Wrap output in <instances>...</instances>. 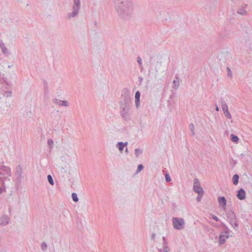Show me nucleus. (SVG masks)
<instances>
[{
	"mask_svg": "<svg viewBox=\"0 0 252 252\" xmlns=\"http://www.w3.org/2000/svg\"><path fill=\"white\" fill-rule=\"evenodd\" d=\"M114 7L118 15L125 19L130 16L133 11L132 0H114Z\"/></svg>",
	"mask_w": 252,
	"mask_h": 252,
	"instance_id": "obj_1",
	"label": "nucleus"
},
{
	"mask_svg": "<svg viewBox=\"0 0 252 252\" xmlns=\"http://www.w3.org/2000/svg\"><path fill=\"white\" fill-rule=\"evenodd\" d=\"M119 103L120 107H131L130 92L127 88L123 90Z\"/></svg>",
	"mask_w": 252,
	"mask_h": 252,
	"instance_id": "obj_2",
	"label": "nucleus"
},
{
	"mask_svg": "<svg viewBox=\"0 0 252 252\" xmlns=\"http://www.w3.org/2000/svg\"><path fill=\"white\" fill-rule=\"evenodd\" d=\"M80 0H73V4L72 5V11L67 14L68 18L69 19L77 16L80 9Z\"/></svg>",
	"mask_w": 252,
	"mask_h": 252,
	"instance_id": "obj_3",
	"label": "nucleus"
},
{
	"mask_svg": "<svg viewBox=\"0 0 252 252\" xmlns=\"http://www.w3.org/2000/svg\"><path fill=\"white\" fill-rule=\"evenodd\" d=\"M226 215L231 225L234 228L238 226V221L234 211L231 209L227 210L226 211Z\"/></svg>",
	"mask_w": 252,
	"mask_h": 252,
	"instance_id": "obj_4",
	"label": "nucleus"
},
{
	"mask_svg": "<svg viewBox=\"0 0 252 252\" xmlns=\"http://www.w3.org/2000/svg\"><path fill=\"white\" fill-rule=\"evenodd\" d=\"M173 227L176 230H182L185 225V220L181 218L174 217L172 218Z\"/></svg>",
	"mask_w": 252,
	"mask_h": 252,
	"instance_id": "obj_5",
	"label": "nucleus"
},
{
	"mask_svg": "<svg viewBox=\"0 0 252 252\" xmlns=\"http://www.w3.org/2000/svg\"><path fill=\"white\" fill-rule=\"evenodd\" d=\"M131 107H120V114L125 121H128L130 120Z\"/></svg>",
	"mask_w": 252,
	"mask_h": 252,
	"instance_id": "obj_6",
	"label": "nucleus"
},
{
	"mask_svg": "<svg viewBox=\"0 0 252 252\" xmlns=\"http://www.w3.org/2000/svg\"><path fill=\"white\" fill-rule=\"evenodd\" d=\"M23 173L22 166L20 165L17 166L15 169V175L16 176V180L18 184H21L22 180L24 177Z\"/></svg>",
	"mask_w": 252,
	"mask_h": 252,
	"instance_id": "obj_7",
	"label": "nucleus"
},
{
	"mask_svg": "<svg viewBox=\"0 0 252 252\" xmlns=\"http://www.w3.org/2000/svg\"><path fill=\"white\" fill-rule=\"evenodd\" d=\"M193 189L195 192L197 193H204V190L201 187L199 181L197 178H195L193 180Z\"/></svg>",
	"mask_w": 252,
	"mask_h": 252,
	"instance_id": "obj_8",
	"label": "nucleus"
},
{
	"mask_svg": "<svg viewBox=\"0 0 252 252\" xmlns=\"http://www.w3.org/2000/svg\"><path fill=\"white\" fill-rule=\"evenodd\" d=\"M248 6V4H243L241 7L238 8L237 10V13L241 15H246L248 14L247 11L245 10V8Z\"/></svg>",
	"mask_w": 252,
	"mask_h": 252,
	"instance_id": "obj_9",
	"label": "nucleus"
},
{
	"mask_svg": "<svg viewBox=\"0 0 252 252\" xmlns=\"http://www.w3.org/2000/svg\"><path fill=\"white\" fill-rule=\"evenodd\" d=\"M220 206L221 207L223 210H226V200L224 196H219L218 199Z\"/></svg>",
	"mask_w": 252,
	"mask_h": 252,
	"instance_id": "obj_10",
	"label": "nucleus"
},
{
	"mask_svg": "<svg viewBox=\"0 0 252 252\" xmlns=\"http://www.w3.org/2000/svg\"><path fill=\"white\" fill-rule=\"evenodd\" d=\"M9 220L10 219L7 215H3L0 218V225L5 226L7 225L9 223Z\"/></svg>",
	"mask_w": 252,
	"mask_h": 252,
	"instance_id": "obj_11",
	"label": "nucleus"
},
{
	"mask_svg": "<svg viewBox=\"0 0 252 252\" xmlns=\"http://www.w3.org/2000/svg\"><path fill=\"white\" fill-rule=\"evenodd\" d=\"M237 197L240 200H244L246 198V192L243 189H240L237 191Z\"/></svg>",
	"mask_w": 252,
	"mask_h": 252,
	"instance_id": "obj_12",
	"label": "nucleus"
},
{
	"mask_svg": "<svg viewBox=\"0 0 252 252\" xmlns=\"http://www.w3.org/2000/svg\"><path fill=\"white\" fill-rule=\"evenodd\" d=\"M53 102L60 106H63L67 107L68 106V103L66 100H61L57 98H54L53 100Z\"/></svg>",
	"mask_w": 252,
	"mask_h": 252,
	"instance_id": "obj_13",
	"label": "nucleus"
},
{
	"mask_svg": "<svg viewBox=\"0 0 252 252\" xmlns=\"http://www.w3.org/2000/svg\"><path fill=\"white\" fill-rule=\"evenodd\" d=\"M140 93L139 91H137L135 94V106L138 108L140 106Z\"/></svg>",
	"mask_w": 252,
	"mask_h": 252,
	"instance_id": "obj_14",
	"label": "nucleus"
},
{
	"mask_svg": "<svg viewBox=\"0 0 252 252\" xmlns=\"http://www.w3.org/2000/svg\"><path fill=\"white\" fill-rule=\"evenodd\" d=\"M220 104L223 113L228 111L227 105L223 98H220Z\"/></svg>",
	"mask_w": 252,
	"mask_h": 252,
	"instance_id": "obj_15",
	"label": "nucleus"
},
{
	"mask_svg": "<svg viewBox=\"0 0 252 252\" xmlns=\"http://www.w3.org/2000/svg\"><path fill=\"white\" fill-rule=\"evenodd\" d=\"M127 142H119L117 144V147L121 152H122L125 146H127Z\"/></svg>",
	"mask_w": 252,
	"mask_h": 252,
	"instance_id": "obj_16",
	"label": "nucleus"
},
{
	"mask_svg": "<svg viewBox=\"0 0 252 252\" xmlns=\"http://www.w3.org/2000/svg\"><path fill=\"white\" fill-rule=\"evenodd\" d=\"M0 77H1V78L3 79V82H4V85H6L7 86H9L10 88L12 87V83L10 82L7 81V80L6 78L4 76V74H2V75H1L0 74Z\"/></svg>",
	"mask_w": 252,
	"mask_h": 252,
	"instance_id": "obj_17",
	"label": "nucleus"
},
{
	"mask_svg": "<svg viewBox=\"0 0 252 252\" xmlns=\"http://www.w3.org/2000/svg\"><path fill=\"white\" fill-rule=\"evenodd\" d=\"M2 53L6 57L8 56L10 54V53L9 52L8 49L6 48V47L5 46L4 43L2 44V46L0 47Z\"/></svg>",
	"mask_w": 252,
	"mask_h": 252,
	"instance_id": "obj_18",
	"label": "nucleus"
},
{
	"mask_svg": "<svg viewBox=\"0 0 252 252\" xmlns=\"http://www.w3.org/2000/svg\"><path fill=\"white\" fill-rule=\"evenodd\" d=\"M162 242H163V251H164V252H168V251H169V249H168V248L167 246L166 245V244H167V241H166V239H165V237H163L162 238Z\"/></svg>",
	"mask_w": 252,
	"mask_h": 252,
	"instance_id": "obj_19",
	"label": "nucleus"
},
{
	"mask_svg": "<svg viewBox=\"0 0 252 252\" xmlns=\"http://www.w3.org/2000/svg\"><path fill=\"white\" fill-rule=\"evenodd\" d=\"M239 176L238 174H235L232 177V183L234 185H237L239 182Z\"/></svg>",
	"mask_w": 252,
	"mask_h": 252,
	"instance_id": "obj_20",
	"label": "nucleus"
},
{
	"mask_svg": "<svg viewBox=\"0 0 252 252\" xmlns=\"http://www.w3.org/2000/svg\"><path fill=\"white\" fill-rule=\"evenodd\" d=\"M231 140L235 143H237L239 140V138L237 136L234 135V134H231L230 135Z\"/></svg>",
	"mask_w": 252,
	"mask_h": 252,
	"instance_id": "obj_21",
	"label": "nucleus"
},
{
	"mask_svg": "<svg viewBox=\"0 0 252 252\" xmlns=\"http://www.w3.org/2000/svg\"><path fill=\"white\" fill-rule=\"evenodd\" d=\"M165 181L167 183H169L171 181V179L168 171H166L165 174Z\"/></svg>",
	"mask_w": 252,
	"mask_h": 252,
	"instance_id": "obj_22",
	"label": "nucleus"
},
{
	"mask_svg": "<svg viewBox=\"0 0 252 252\" xmlns=\"http://www.w3.org/2000/svg\"><path fill=\"white\" fill-rule=\"evenodd\" d=\"M71 196H72V200H73V201H74L75 202H77L78 201L79 199L77 197V194L76 193H75V192L72 193Z\"/></svg>",
	"mask_w": 252,
	"mask_h": 252,
	"instance_id": "obj_23",
	"label": "nucleus"
},
{
	"mask_svg": "<svg viewBox=\"0 0 252 252\" xmlns=\"http://www.w3.org/2000/svg\"><path fill=\"white\" fill-rule=\"evenodd\" d=\"M47 179L51 185H54V182L53 179V178L51 175H48L47 176Z\"/></svg>",
	"mask_w": 252,
	"mask_h": 252,
	"instance_id": "obj_24",
	"label": "nucleus"
},
{
	"mask_svg": "<svg viewBox=\"0 0 252 252\" xmlns=\"http://www.w3.org/2000/svg\"><path fill=\"white\" fill-rule=\"evenodd\" d=\"M142 150L140 149H136L135 150V155L136 158H138L140 154L142 153Z\"/></svg>",
	"mask_w": 252,
	"mask_h": 252,
	"instance_id": "obj_25",
	"label": "nucleus"
},
{
	"mask_svg": "<svg viewBox=\"0 0 252 252\" xmlns=\"http://www.w3.org/2000/svg\"><path fill=\"white\" fill-rule=\"evenodd\" d=\"M226 70L227 72V76L228 77H230V78H232V71H231L230 67H227Z\"/></svg>",
	"mask_w": 252,
	"mask_h": 252,
	"instance_id": "obj_26",
	"label": "nucleus"
},
{
	"mask_svg": "<svg viewBox=\"0 0 252 252\" xmlns=\"http://www.w3.org/2000/svg\"><path fill=\"white\" fill-rule=\"evenodd\" d=\"M47 144L50 149L52 148L53 145V141L51 139H49L48 140Z\"/></svg>",
	"mask_w": 252,
	"mask_h": 252,
	"instance_id": "obj_27",
	"label": "nucleus"
},
{
	"mask_svg": "<svg viewBox=\"0 0 252 252\" xmlns=\"http://www.w3.org/2000/svg\"><path fill=\"white\" fill-rule=\"evenodd\" d=\"M223 114L227 118L229 119H231V115L229 112V111L224 112Z\"/></svg>",
	"mask_w": 252,
	"mask_h": 252,
	"instance_id": "obj_28",
	"label": "nucleus"
},
{
	"mask_svg": "<svg viewBox=\"0 0 252 252\" xmlns=\"http://www.w3.org/2000/svg\"><path fill=\"white\" fill-rule=\"evenodd\" d=\"M189 127L192 132V135H194V127L193 124L192 123L190 124L189 126Z\"/></svg>",
	"mask_w": 252,
	"mask_h": 252,
	"instance_id": "obj_29",
	"label": "nucleus"
},
{
	"mask_svg": "<svg viewBox=\"0 0 252 252\" xmlns=\"http://www.w3.org/2000/svg\"><path fill=\"white\" fill-rule=\"evenodd\" d=\"M144 168V166L142 164H140L137 166L136 172H139Z\"/></svg>",
	"mask_w": 252,
	"mask_h": 252,
	"instance_id": "obj_30",
	"label": "nucleus"
},
{
	"mask_svg": "<svg viewBox=\"0 0 252 252\" xmlns=\"http://www.w3.org/2000/svg\"><path fill=\"white\" fill-rule=\"evenodd\" d=\"M43 85H44V89L45 91H48V83L46 80L43 81Z\"/></svg>",
	"mask_w": 252,
	"mask_h": 252,
	"instance_id": "obj_31",
	"label": "nucleus"
},
{
	"mask_svg": "<svg viewBox=\"0 0 252 252\" xmlns=\"http://www.w3.org/2000/svg\"><path fill=\"white\" fill-rule=\"evenodd\" d=\"M204 193H198V195L196 197V200L197 202H200L201 201V198L202 197L203 194Z\"/></svg>",
	"mask_w": 252,
	"mask_h": 252,
	"instance_id": "obj_32",
	"label": "nucleus"
},
{
	"mask_svg": "<svg viewBox=\"0 0 252 252\" xmlns=\"http://www.w3.org/2000/svg\"><path fill=\"white\" fill-rule=\"evenodd\" d=\"M47 248V244L45 242H43L41 245V248L42 251H45Z\"/></svg>",
	"mask_w": 252,
	"mask_h": 252,
	"instance_id": "obj_33",
	"label": "nucleus"
},
{
	"mask_svg": "<svg viewBox=\"0 0 252 252\" xmlns=\"http://www.w3.org/2000/svg\"><path fill=\"white\" fill-rule=\"evenodd\" d=\"M11 95H12V92L10 91H6L4 94V95L7 97L11 96Z\"/></svg>",
	"mask_w": 252,
	"mask_h": 252,
	"instance_id": "obj_34",
	"label": "nucleus"
},
{
	"mask_svg": "<svg viewBox=\"0 0 252 252\" xmlns=\"http://www.w3.org/2000/svg\"><path fill=\"white\" fill-rule=\"evenodd\" d=\"M219 239H220V245L223 244L226 241V239H225V237H219Z\"/></svg>",
	"mask_w": 252,
	"mask_h": 252,
	"instance_id": "obj_35",
	"label": "nucleus"
},
{
	"mask_svg": "<svg viewBox=\"0 0 252 252\" xmlns=\"http://www.w3.org/2000/svg\"><path fill=\"white\" fill-rule=\"evenodd\" d=\"M137 62L139 64L140 68L142 69L143 68V66L142 65V60L140 57H137Z\"/></svg>",
	"mask_w": 252,
	"mask_h": 252,
	"instance_id": "obj_36",
	"label": "nucleus"
},
{
	"mask_svg": "<svg viewBox=\"0 0 252 252\" xmlns=\"http://www.w3.org/2000/svg\"><path fill=\"white\" fill-rule=\"evenodd\" d=\"M138 81L139 82L140 85L141 84V83L143 81V78L141 76L138 77Z\"/></svg>",
	"mask_w": 252,
	"mask_h": 252,
	"instance_id": "obj_37",
	"label": "nucleus"
},
{
	"mask_svg": "<svg viewBox=\"0 0 252 252\" xmlns=\"http://www.w3.org/2000/svg\"><path fill=\"white\" fill-rule=\"evenodd\" d=\"M212 218L214 220H216V221H218L219 220L218 218L215 215H213L212 216Z\"/></svg>",
	"mask_w": 252,
	"mask_h": 252,
	"instance_id": "obj_38",
	"label": "nucleus"
},
{
	"mask_svg": "<svg viewBox=\"0 0 252 252\" xmlns=\"http://www.w3.org/2000/svg\"><path fill=\"white\" fill-rule=\"evenodd\" d=\"M173 84H174L175 86H177V87L179 86V81H176L175 80H174L173 81Z\"/></svg>",
	"mask_w": 252,
	"mask_h": 252,
	"instance_id": "obj_39",
	"label": "nucleus"
},
{
	"mask_svg": "<svg viewBox=\"0 0 252 252\" xmlns=\"http://www.w3.org/2000/svg\"><path fill=\"white\" fill-rule=\"evenodd\" d=\"M216 105V108H215V109L217 111H219V108L218 107V105L217 104L215 105Z\"/></svg>",
	"mask_w": 252,
	"mask_h": 252,
	"instance_id": "obj_40",
	"label": "nucleus"
},
{
	"mask_svg": "<svg viewBox=\"0 0 252 252\" xmlns=\"http://www.w3.org/2000/svg\"><path fill=\"white\" fill-rule=\"evenodd\" d=\"M0 171L2 172V173H4L5 175H7L6 173L4 171H3L2 170H0Z\"/></svg>",
	"mask_w": 252,
	"mask_h": 252,
	"instance_id": "obj_41",
	"label": "nucleus"
},
{
	"mask_svg": "<svg viewBox=\"0 0 252 252\" xmlns=\"http://www.w3.org/2000/svg\"><path fill=\"white\" fill-rule=\"evenodd\" d=\"M10 88H10V87H9V86H6V85L5 89H6L8 90V89H10Z\"/></svg>",
	"mask_w": 252,
	"mask_h": 252,
	"instance_id": "obj_42",
	"label": "nucleus"
},
{
	"mask_svg": "<svg viewBox=\"0 0 252 252\" xmlns=\"http://www.w3.org/2000/svg\"><path fill=\"white\" fill-rule=\"evenodd\" d=\"M2 43H3L1 40H0V47H1Z\"/></svg>",
	"mask_w": 252,
	"mask_h": 252,
	"instance_id": "obj_43",
	"label": "nucleus"
},
{
	"mask_svg": "<svg viewBox=\"0 0 252 252\" xmlns=\"http://www.w3.org/2000/svg\"><path fill=\"white\" fill-rule=\"evenodd\" d=\"M2 192V188L0 187V194H1Z\"/></svg>",
	"mask_w": 252,
	"mask_h": 252,
	"instance_id": "obj_44",
	"label": "nucleus"
},
{
	"mask_svg": "<svg viewBox=\"0 0 252 252\" xmlns=\"http://www.w3.org/2000/svg\"><path fill=\"white\" fill-rule=\"evenodd\" d=\"M219 236L221 237V236H227V235H224L220 234V235H219Z\"/></svg>",
	"mask_w": 252,
	"mask_h": 252,
	"instance_id": "obj_45",
	"label": "nucleus"
},
{
	"mask_svg": "<svg viewBox=\"0 0 252 252\" xmlns=\"http://www.w3.org/2000/svg\"><path fill=\"white\" fill-rule=\"evenodd\" d=\"M126 151V153H128V150H127V148H126V151Z\"/></svg>",
	"mask_w": 252,
	"mask_h": 252,
	"instance_id": "obj_46",
	"label": "nucleus"
},
{
	"mask_svg": "<svg viewBox=\"0 0 252 252\" xmlns=\"http://www.w3.org/2000/svg\"><path fill=\"white\" fill-rule=\"evenodd\" d=\"M162 250L161 249H158V252H161Z\"/></svg>",
	"mask_w": 252,
	"mask_h": 252,
	"instance_id": "obj_47",
	"label": "nucleus"
},
{
	"mask_svg": "<svg viewBox=\"0 0 252 252\" xmlns=\"http://www.w3.org/2000/svg\"><path fill=\"white\" fill-rule=\"evenodd\" d=\"M152 236H153V237L155 236V234H152Z\"/></svg>",
	"mask_w": 252,
	"mask_h": 252,
	"instance_id": "obj_48",
	"label": "nucleus"
},
{
	"mask_svg": "<svg viewBox=\"0 0 252 252\" xmlns=\"http://www.w3.org/2000/svg\"><path fill=\"white\" fill-rule=\"evenodd\" d=\"M241 156H244V154H241Z\"/></svg>",
	"mask_w": 252,
	"mask_h": 252,
	"instance_id": "obj_49",
	"label": "nucleus"
}]
</instances>
